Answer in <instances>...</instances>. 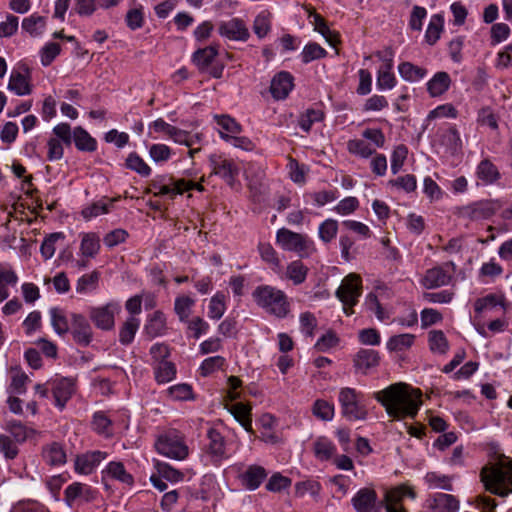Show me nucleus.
I'll use <instances>...</instances> for the list:
<instances>
[{
  "label": "nucleus",
  "mask_w": 512,
  "mask_h": 512,
  "mask_svg": "<svg viewBox=\"0 0 512 512\" xmlns=\"http://www.w3.org/2000/svg\"><path fill=\"white\" fill-rule=\"evenodd\" d=\"M374 398L385 408L387 414L396 420L415 418L422 405L421 390L402 382L375 392Z\"/></svg>",
  "instance_id": "1"
},
{
  "label": "nucleus",
  "mask_w": 512,
  "mask_h": 512,
  "mask_svg": "<svg viewBox=\"0 0 512 512\" xmlns=\"http://www.w3.org/2000/svg\"><path fill=\"white\" fill-rule=\"evenodd\" d=\"M480 479L485 489L494 495L506 497L512 494V458L497 455L493 463L481 469Z\"/></svg>",
  "instance_id": "2"
},
{
  "label": "nucleus",
  "mask_w": 512,
  "mask_h": 512,
  "mask_svg": "<svg viewBox=\"0 0 512 512\" xmlns=\"http://www.w3.org/2000/svg\"><path fill=\"white\" fill-rule=\"evenodd\" d=\"M252 297L258 307L276 318H286L291 311L287 294L275 286L259 285L254 289Z\"/></svg>",
  "instance_id": "3"
},
{
  "label": "nucleus",
  "mask_w": 512,
  "mask_h": 512,
  "mask_svg": "<svg viewBox=\"0 0 512 512\" xmlns=\"http://www.w3.org/2000/svg\"><path fill=\"white\" fill-rule=\"evenodd\" d=\"M502 206L500 199H481L457 207L454 214L464 221L479 222L492 218Z\"/></svg>",
  "instance_id": "4"
},
{
  "label": "nucleus",
  "mask_w": 512,
  "mask_h": 512,
  "mask_svg": "<svg viewBox=\"0 0 512 512\" xmlns=\"http://www.w3.org/2000/svg\"><path fill=\"white\" fill-rule=\"evenodd\" d=\"M155 449L159 454L179 461L189 455L185 436L176 429H169L160 434L155 441Z\"/></svg>",
  "instance_id": "5"
},
{
  "label": "nucleus",
  "mask_w": 512,
  "mask_h": 512,
  "mask_svg": "<svg viewBox=\"0 0 512 512\" xmlns=\"http://www.w3.org/2000/svg\"><path fill=\"white\" fill-rule=\"evenodd\" d=\"M275 240L284 251L295 252L301 258L309 257L316 252L315 243L307 234L287 228L278 229Z\"/></svg>",
  "instance_id": "6"
},
{
  "label": "nucleus",
  "mask_w": 512,
  "mask_h": 512,
  "mask_svg": "<svg viewBox=\"0 0 512 512\" xmlns=\"http://www.w3.org/2000/svg\"><path fill=\"white\" fill-rule=\"evenodd\" d=\"M363 394L351 387H343L339 391L338 401L341 414L348 421H362L368 416L366 405L362 401Z\"/></svg>",
  "instance_id": "7"
},
{
  "label": "nucleus",
  "mask_w": 512,
  "mask_h": 512,
  "mask_svg": "<svg viewBox=\"0 0 512 512\" xmlns=\"http://www.w3.org/2000/svg\"><path fill=\"white\" fill-rule=\"evenodd\" d=\"M228 447L223 422L219 420L206 431L205 452L213 463H220L229 457Z\"/></svg>",
  "instance_id": "8"
},
{
  "label": "nucleus",
  "mask_w": 512,
  "mask_h": 512,
  "mask_svg": "<svg viewBox=\"0 0 512 512\" xmlns=\"http://www.w3.org/2000/svg\"><path fill=\"white\" fill-rule=\"evenodd\" d=\"M336 297L343 304V311L347 316L354 313L353 307L358 303L362 294V278L356 273L345 276L336 290Z\"/></svg>",
  "instance_id": "9"
},
{
  "label": "nucleus",
  "mask_w": 512,
  "mask_h": 512,
  "mask_svg": "<svg viewBox=\"0 0 512 512\" xmlns=\"http://www.w3.org/2000/svg\"><path fill=\"white\" fill-rule=\"evenodd\" d=\"M218 45H210L196 50L192 55V62L201 73H208L213 78L222 76L224 66L216 63Z\"/></svg>",
  "instance_id": "10"
},
{
  "label": "nucleus",
  "mask_w": 512,
  "mask_h": 512,
  "mask_svg": "<svg viewBox=\"0 0 512 512\" xmlns=\"http://www.w3.org/2000/svg\"><path fill=\"white\" fill-rule=\"evenodd\" d=\"M121 311L116 302H109L102 306H92L88 309L89 319L94 326L102 331H111L115 326V316Z\"/></svg>",
  "instance_id": "11"
},
{
  "label": "nucleus",
  "mask_w": 512,
  "mask_h": 512,
  "mask_svg": "<svg viewBox=\"0 0 512 512\" xmlns=\"http://www.w3.org/2000/svg\"><path fill=\"white\" fill-rule=\"evenodd\" d=\"M456 266L453 262H446L440 266L428 269L421 283L426 289H435L448 285L455 273Z\"/></svg>",
  "instance_id": "12"
},
{
  "label": "nucleus",
  "mask_w": 512,
  "mask_h": 512,
  "mask_svg": "<svg viewBox=\"0 0 512 512\" xmlns=\"http://www.w3.org/2000/svg\"><path fill=\"white\" fill-rule=\"evenodd\" d=\"M70 320L69 332L73 341L81 347H88L93 341V329L88 319L83 314L71 313Z\"/></svg>",
  "instance_id": "13"
},
{
  "label": "nucleus",
  "mask_w": 512,
  "mask_h": 512,
  "mask_svg": "<svg viewBox=\"0 0 512 512\" xmlns=\"http://www.w3.org/2000/svg\"><path fill=\"white\" fill-rule=\"evenodd\" d=\"M109 480L117 481L127 487H132L135 483L133 475L127 471L121 461H110L101 471V482L105 489L110 488Z\"/></svg>",
  "instance_id": "14"
},
{
  "label": "nucleus",
  "mask_w": 512,
  "mask_h": 512,
  "mask_svg": "<svg viewBox=\"0 0 512 512\" xmlns=\"http://www.w3.org/2000/svg\"><path fill=\"white\" fill-rule=\"evenodd\" d=\"M55 399V405L63 409L76 392V380L71 377L55 378L48 381Z\"/></svg>",
  "instance_id": "15"
},
{
  "label": "nucleus",
  "mask_w": 512,
  "mask_h": 512,
  "mask_svg": "<svg viewBox=\"0 0 512 512\" xmlns=\"http://www.w3.org/2000/svg\"><path fill=\"white\" fill-rule=\"evenodd\" d=\"M98 491L88 484L73 482L64 491V501L72 508L77 501L90 503L98 498Z\"/></svg>",
  "instance_id": "16"
},
{
  "label": "nucleus",
  "mask_w": 512,
  "mask_h": 512,
  "mask_svg": "<svg viewBox=\"0 0 512 512\" xmlns=\"http://www.w3.org/2000/svg\"><path fill=\"white\" fill-rule=\"evenodd\" d=\"M8 89L18 96L31 94V71L28 66L20 65L11 71Z\"/></svg>",
  "instance_id": "17"
},
{
  "label": "nucleus",
  "mask_w": 512,
  "mask_h": 512,
  "mask_svg": "<svg viewBox=\"0 0 512 512\" xmlns=\"http://www.w3.org/2000/svg\"><path fill=\"white\" fill-rule=\"evenodd\" d=\"M351 504L356 512H380L381 510L377 492L371 487L359 489L352 497Z\"/></svg>",
  "instance_id": "18"
},
{
  "label": "nucleus",
  "mask_w": 512,
  "mask_h": 512,
  "mask_svg": "<svg viewBox=\"0 0 512 512\" xmlns=\"http://www.w3.org/2000/svg\"><path fill=\"white\" fill-rule=\"evenodd\" d=\"M108 457V453L101 450L88 451L77 455L74 468L78 474L89 475L95 471L99 464Z\"/></svg>",
  "instance_id": "19"
},
{
  "label": "nucleus",
  "mask_w": 512,
  "mask_h": 512,
  "mask_svg": "<svg viewBox=\"0 0 512 512\" xmlns=\"http://www.w3.org/2000/svg\"><path fill=\"white\" fill-rule=\"evenodd\" d=\"M218 32L222 37L234 41H247L250 37L248 28L240 18L222 21L218 25Z\"/></svg>",
  "instance_id": "20"
},
{
  "label": "nucleus",
  "mask_w": 512,
  "mask_h": 512,
  "mask_svg": "<svg viewBox=\"0 0 512 512\" xmlns=\"http://www.w3.org/2000/svg\"><path fill=\"white\" fill-rule=\"evenodd\" d=\"M293 88V75L287 71H280L272 78L269 89L275 100H284L288 97Z\"/></svg>",
  "instance_id": "21"
},
{
  "label": "nucleus",
  "mask_w": 512,
  "mask_h": 512,
  "mask_svg": "<svg viewBox=\"0 0 512 512\" xmlns=\"http://www.w3.org/2000/svg\"><path fill=\"white\" fill-rule=\"evenodd\" d=\"M427 506L432 512H457L460 502L452 494L438 492L427 499Z\"/></svg>",
  "instance_id": "22"
},
{
  "label": "nucleus",
  "mask_w": 512,
  "mask_h": 512,
  "mask_svg": "<svg viewBox=\"0 0 512 512\" xmlns=\"http://www.w3.org/2000/svg\"><path fill=\"white\" fill-rule=\"evenodd\" d=\"M387 58L383 59L384 64L379 68L377 73L376 85L379 90H391L396 84L397 80L395 78L393 69V51L391 49H387Z\"/></svg>",
  "instance_id": "23"
},
{
  "label": "nucleus",
  "mask_w": 512,
  "mask_h": 512,
  "mask_svg": "<svg viewBox=\"0 0 512 512\" xmlns=\"http://www.w3.org/2000/svg\"><path fill=\"white\" fill-rule=\"evenodd\" d=\"M309 268L300 260L291 261L286 268L282 267L280 279L291 281L295 286L303 284L308 276Z\"/></svg>",
  "instance_id": "24"
},
{
  "label": "nucleus",
  "mask_w": 512,
  "mask_h": 512,
  "mask_svg": "<svg viewBox=\"0 0 512 512\" xmlns=\"http://www.w3.org/2000/svg\"><path fill=\"white\" fill-rule=\"evenodd\" d=\"M475 175L485 186L493 185L501 178L499 169L489 158H484L478 163Z\"/></svg>",
  "instance_id": "25"
},
{
  "label": "nucleus",
  "mask_w": 512,
  "mask_h": 512,
  "mask_svg": "<svg viewBox=\"0 0 512 512\" xmlns=\"http://www.w3.org/2000/svg\"><path fill=\"white\" fill-rule=\"evenodd\" d=\"M436 138L439 144L451 153H457L462 148L460 134L455 126L438 129Z\"/></svg>",
  "instance_id": "26"
},
{
  "label": "nucleus",
  "mask_w": 512,
  "mask_h": 512,
  "mask_svg": "<svg viewBox=\"0 0 512 512\" xmlns=\"http://www.w3.org/2000/svg\"><path fill=\"white\" fill-rule=\"evenodd\" d=\"M225 408L230 412L235 420L247 431L253 432L252 429V407L250 404L236 402L225 404Z\"/></svg>",
  "instance_id": "27"
},
{
  "label": "nucleus",
  "mask_w": 512,
  "mask_h": 512,
  "mask_svg": "<svg viewBox=\"0 0 512 512\" xmlns=\"http://www.w3.org/2000/svg\"><path fill=\"white\" fill-rule=\"evenodd\" d=\"M380 356L376 350L360 349L353 358V365L357 371L366 374L370 369L379 365Z\"/></svg>",
  "instance_id": "28"
},
{
  "label": "nucleus",
  "mask_w": 512,
  "mask_h": 512,
  "mask_svg": "<svg viewBox=\"0 0 512 512\" xmlns=\"http://www.w3.org/2000/svg\"><path fill=\"white\" fill-rule=\"evenodd\" d=\"M91 429L97 435L110 439L114 436V423L105 411H96L92 415Z\"/></svg>",
  "instance_id": "29"
},
{
  "label": "nucleus",
  "mask_w": 512,
  "mask_h": 512,
  "mask_svg": "<svg viewBox=\"0 0 512 512\" xmlns=\"http://www.w3.org/2000/svg\"><path fill=\"white\" fill-rule=\"evenodd\" d=\"M41 456L49 466H61L67 461L66 451L59 442H51L42 447Z\"/></svg>",
  "instance_id": "30"
},
{
  "label": "nucleus",
  "mask_w": 512,
  "mask_h": 512,
  "mask_svg": "<svg viewBox=\"0 0 512 512\" xmlns=\"http://www.w3.org/2000/svg\"><path fill=\"white\" fill-rule=\"evenodd\" d=\"M212 164L213 173L224 179L228 184L232 185L239 174V168L236 163L230 159L218 158L213 160Z\"/></svg>",
  "instance_id": "31"
},
{
  "label": "nucleus",
  "mask_w": 512,
  "mask_h": 512,
  "mask_svg": "<svg viewBox=\"0 0 512 512\" xmlns=\"http://www.w3.org/2000/svg\"><path fill=\"white\" fill-rule=\"evenodd\" d=\"M166 331L167 322L165 314L162 311L157 310L148 317L144 326V333L152 339L164 335Z\"/></svg>",
  "instance_id": "32"
},
{
  "label": "nucleus",
  "mask_w": 512,
  "mask_h": 512,
  "mask_svg": "<svg viewBox=\"0 0 512 512\" xmlns=\"http://www.w3.org/2000/svg\"><path fill=\"white\" fill-rule=\"evenodd\" d=\"M80 242V254L85 258H96L101 249V240L97 233H82Z\"/></svg>",
  "instance_id": "33"
},
{
  "label": "nucleus",
  "mask_w": 512,
  "mask_h": 512,
  "mask_svg": "<svg viewBox=\"0 0 512 512\" xmlns=\"http://www.w3.org/2000/svg\"><path fill=\"white\" fill-rule=\"evenodd\" d=\"M405 497L415 499L416 492L411 486L407 484H400L386 492L384 496L385 505L391 504V506H404L403 499Z\"/></svg>",
  "instance_id": "34"
},
{
  "label": "nucleus",
  "mask_w": 512,
  "mask_h": 512,
  "mask_svg": "<svg viewBox=\"0 0 512 512\" xmlns=\"http://www.w3.org/2000/svg\"><path fill=\"white\" fill-rule=\"evenodd\" d=\"M18 276L8 263H0V303L9 297L8 286H15Z\"/></svg>",
  "instance_id": "35"
},
{
  "label": "nucleus",
  "mask_w": 512,
  "mask_h": 512,
  "mask_svg": "<svg viewBox=\"0 0 512 512\" xmlns=\"http://www.w3.org/2000/svg\"><path fill=\"white\" fill-rule=\"evenodd\" d=\"M258 252L261 259L269 266V268L277 275L282 272V262L279 258L278 252L270 243L258 244Z\"/></svg>",
  "instance_id": "36"
},
{
  "label": "nucleus",
  "mask_w": 512,
  "mask_h": 512,
  "mask_svg": "<svg viewBox=\"0 0 512 512\" xmlns=\"http://www.w3.org/2000/svg\"><path fill=\"white\" fill-rule=\"evenodd\" d=\"M451 85V77L447 72L439 71L427 82V91L431 97L443 95Z\"/></svg>",
  "instance_id": "37"
},
{
  "label": "nucleus",
  "mask_w": 512,
  "mask_h": 512,
  "mask_svg": "<svg viewBox=\"0 0 512 512\" xmlns=\"http://www.w3.org/2000/svg\"><path fill=\"white\" fill-rule=\"evenodd\" d=\"M336 452L335 444L326 437H318L313 443L314 456L321 462L331 461Z\"/></svg>",
  "instance_id": "38"
},
{
  "label": "nucleus",
  "mask_w": 512,
  "mask_h": 512,
  "mask_svg": "<svg viewBox=\"0 0 512 512\" xmlns=\"http://www.w3.org/2000/svg\"><path fill=\"white\" fill-rule=\"evenodd\" d=\"M49 314L54 331L60 336L67 334L71 327L70 315H67L66 311L59 307L51 308Z\"/></svg>",
  "instance_id": "39"
},
{
  "label": "nucleus",
  "mask_w": 512,
  "mask_h": 512,
  "mask_svg": "<svg viewBox=\"0 0 512 512\" xmlns=\"http://www.w3.org/2000/svg\"><path fill=\"white\" fill-rule=\"evenodd\" d=\"M214 118L217 125L221 128L219 131L221 139L229 141V135H236L242 132V126L229 115H216Z\"/></svg>",
  "instance_id": "40"
},
{
  "label": "nucleus",
  "mask_w": 512,
  "mask_h": 512,
  "mask_svg": "<svg viewBox=\"0 0 512 512\" xmlns=\"http://www.w3.org/2000/svg\"><path fill=\"white\" fill-rule=\"evenodd\" d=\"M266 477L267 472L262 466L251 465L242 474V482L249 490H255Z\"/></svg>",
  "instance_id": "41"
},
{
  "label": "nucleus",
  "mask_w": 512,
  "mask_h": 512,
  "mask_svg": "<svg viewBox=\"0 0 512 512\" xmlns=\"http://www.w3.org/2000/svg\"><path fill=\"white\" fill-rule=\"evenodd\" d=\"M196 300L189 295H178L174 300V312L180 322H188Z\"/></svg>",
  "instance_id": "42"
},
{
  "label": "nucleus",
  "mask_w": 512,
  "mask_h": 512,
  "mask_svg": "<svg viewBox=\"0 0 512 512\" xmlns=\"http://www.w3.org/2000/svg\"><path fill=\"white\" fill-rule=\"evenodd\" d=\"M72 141L80 151L94 152L97 149L96 140L81 126L74 128Z\"/></svg>",
  "instance_id": "43"
},
{
  "label": "nucleus",
  "mask_w": 512,
  "mask_h": 512,
  "mask_svg": "<svg viewBox=\"0 0 512 512\" xmlns=\"http://www.w3.org/2000/svg\"><path fill=\"white\" fill-rule=\"evenodd\" d=\"M505 296L502 293H490L484 297L478 298L474 302V311L480 315L485 310H491L497 306H505Z\"/></svg>",
  "instance_id": "44"
},
{
  "label": "nucleus",
  "mask_w": 512,
  "mask_h": 512,
  "mask_svg": "<svg viewBox=\"0 0 512 512\" xmlns=\"http://www.w3.org/2000/svg\"><path fill=\"white\" fill-rule=\"evenodd\" d=\"M139 326L140 320L138 318L134 316L128 317L119 327V342L125 346L131 344Z\"/></svg>",
  "instance_id": "45"
},
{
  "label": "nucleus",
  "mask_w": 512,
  "mask_h": 512,
  "mask_svg": "<svg viewBox=\"0 0 512 512\" xmlns=\"http://www.w3.org/2000/svg\"><path fill=\"white\" fill-rule=\"evenodd\" d=\"M155 380L158 384H164L172 381L176 377V366L171 361H162L153 364Z\"/></svg>",
  "instance_id": "46"
},
{
  "label": "nucleus",
  "mask_w": 512,
  "mask_h": 512,
  "mask_svg": "<svg viewBox=\"0 0 512 512\" xmlns=\"http://www.w3.org/2000/svg\"><path fill=\"white\" fill-rule=\"evenodd\" d=\"M116 200L117 198L104 197L99 201L94 202L91 205L85 207L82 210L81 215L83 216V218L89 220L102 214H107L110 210V207Z\"/></svg>",
  "instance_id": "47"
},
{
  "label": "nucleus",
  "mask_w": 512,
  "mask_h": 512,
  "mask_svg": "<svg viewBox=\"0 0 512 512\" xmlns=\"http://www.w3.org/2000/svg\"><path fill=\"white\" fill-rule=\"evenodd\" d=\"M227 296L223 291H217L209 301L208 317L212 320H219L225 314Z\"/></svg>",
  "instance_id": "48"
},
{
  "label": "nucleus",
  "mask_w": 512,
  "mask_h": 512,
  "mask_svg": "<svg viewBox=\"0 0 512 512\" xmlns=\"http://www.w3.org/2000/svg\"><path fill=\"white\" fill-rule=\"evenodd\" d=\"M398 71L400 76L408 82L420 81L427 75V69L408 61L400 63Z\"/></svg>",
  "instance_id": "49"
},
{
  "label": "nucleus",
  "mask_w": 512,
  "mask_h": 512,
  "mask_svg": "<svg viewBox=\"0 0 512 512\" xmlns=\"http://www.w3.org/2000/svg\"><path fill=\"white\" fill-rule=\"evenodd\" d=\"M444 29V18L441 14H434L425 32V41L429 45H434L441 37Z\"/></svg>",
  "instance_id": "50"
},
{
  "label": "nucleus",
  "mask_w": 512,
  "mask_h": 512,
  "mask_svg": "<svg viewBox=\"0 0 512 512\" xmlns=\"http://www.w3.org/2000/svg\"><path fill=\"white\" fill-rule=\"evenodd\" d=\"M11 383L9 392L12 394H24L26 392V384L29 381L28 375L19 367L10 368Z\"/></svg>",
  "instance_id": "51"
},
{
  "label": "nucleus",
  "mask_w": 512,
  "mask_h": 512,
  "mask_svg": "<svg viewBox=\"0 0 512 512\" xmlns=\"http://www.w3.org/2000/svg\"><path fill=\"white\" fill-rule=\"evenodd\" d=\"M125 23L132 31L141 29L145 24V12L143 5L137 4L129 8L125 15Z\"/></svg>",
  "instance_id": "52"
},
{
  "label": "nucleus",
  "mask_w": 512,
  "mask_h": 512,
  "mask_svg": "<svg viewBox=\"0 0 512 512\" xmlns=\"http://www.w3.org/2000/svg\"><path fill=\"white\" fill-rule=\"evenodd\" d=\"M272 13L268 10L261 11L254 19L253 31L262 39L271 31Z\"/></svg>",
  "instance_id": "53"
},
{
  "label": "nucleus",
  "mask_w": 512,
  "mask_h": 512,
  "mask_svg": "<svg viewBox=\"0 0 512 512\" xmlns=\"http://www.w3.org/2000/svg\"><path fill=\"white\" fill-rule=\"evenodd\" d=\"M17 443H24L30 435L34 434V430L25 426L22 422L11 420L6 423L5 427Z\"/></svg>",
  "instance_id": "54"
},
{
  "label": "nucleus",
  "mask_w": 512,
  "mask_h": 512,
  "mask_svg": "<svg viewBox=\"0 0 512 512\" xmlns=\"http://www.w3.org/2000/svg\"><path fill=\"white\" fill-rule=\"evenodd\" d=\"M347 150L350 154L363 159L372 157L375 154V148H372L365 139H351L347 142Z\"/></svg>",
  "instance_id": "55"
},
{
  "label": "nucleus",
  "mask_w": 512,
  "mask_h": 512,
  "mask_svg": "<svg viewBox=\"0 0 512 512\" xmlns=\"http://www.w3.org/2000/svg\"><path fill=\"white\" fill-rule=\"evenodd\" d=\"M425 483L429 488L443 489L447 491L453 490L452 477L439 474L437 472H428L424 477Z\"/></svg>",
  "instance_id": "56"
},
{
  "label": "nucleus",
  "mask_w": 512,
  "mask_h": 512,
  "mask_svg": "<svg viewBox=\"0 0 512 512\" xmlns=\"http://www.w3.org/2000/svg\"><path fill=\"white\" fill-rule=\"evenodd\" d=\"M325 114L321 109H307L299 117V126L306 133L310 132L313 124L324 120Z\"/></svg>",
  "instance_id": "57"
},
{
  "label": "nucleus",
  "mask_w": 512,
  "mask_h": 512,
  "mask_svg": "<svg viewBox=\"0 0 512 512\" xmlns=\"http://www.w3.org/2000/svg\"><path fill=\"white\" fill-rule=\"evenodd\" d=\"M46 26V18L36 14H32L22 21V29L29 33L31 36L40 35Z\"/></svg>",
  "instance_id": "58"
},
{
  "label": "nucleus",
  "mask_w": 512,
  "mask_h": 512,
  "mask_svg": "<svg viewBox=\"0 0 512 512\" xmlns=\"http://www.w3.org/2000/svg\"><path fill=\"white\" fill-rule=\"evenodd\" d=\"M338 233V221L332 218H328L320 223L318 228L319 239L328 244L333 241Z\"/></svg>",
  "instance_id": "59"
},
{
  "label": "nucleus",
  "mask_w": 512,
  "mask_h": 512,
  "mask_svg": "<svg viewBox=\"0 0 512 512\" xmlns=\"http://www.w3.org/2000/svg\"><path fill=\"white\" fill-rule=\"evenodd\" d=\"M415 341V335L413 334H399L392 336L387 342V349L389 351H404L409 349Z\"/></svg>",
  "instance_id": "60"
},
{
  "label": "nucleus",
  "mask_w": 512,
  "mask_h": 512,
  "mask_svg": "<svg viewBox=\"0 0 512 512\" xmlns=\"http://www.w3.org/2000/svg\"><path fill=\"white\" fill-rule=\"evenodd\" d=\"M100 279V272L97 270L82 275L76 284L77 293L83 294L97 289Z\"/></svg>",
  "instance_id": "61"
},
{
  "label": "nucleus",
  "mask_w": 512,
  "mask_h": 512,
  "mask_svg": "<svg viewBox=\"0 0 512 512\" xmlns=\"http://www.w3.org/2000/svg\"><path fill=\"white\" fill-rule=\"evenodd\" d=\"M503 267L495 261L494 258L482 264L479 269V278L483 282L493 281L495 278L501 276Z\"/></svg>",
  "instance_id": "62"
},
{
  "label": "nucleus",
  "mask_w": 512,
  "mask_h": 512,
  "mask_svg": "<svg viewBox=\"0 0 512 512\" xmlns=\"http://www.w3.org/2000/svg\"><path fill=\"white\" fill-rule=\"evenodd\" d=\"M428 341L432 352L445 354L449 349L448 340L441 330L430 331Z\"/></svg>",
  "instance_id": "63"
},
{
  "label": "nucleus",
  "mask_w": 512,
  "mask_h": 512,
  "mask_svg": "<svg viewBox=\"0 0 512 512\" xmlns=\"http://www.w3.org/2000/svg\"><path fill=\"white\" fill-rule=\"evenodd\" d=\"M327 51L318 43L310 42L306 44L301 52V60L304 64H308L314 60L325 58Z\"/></svg>",
  "instance_id": "64"
}]
</instances>
